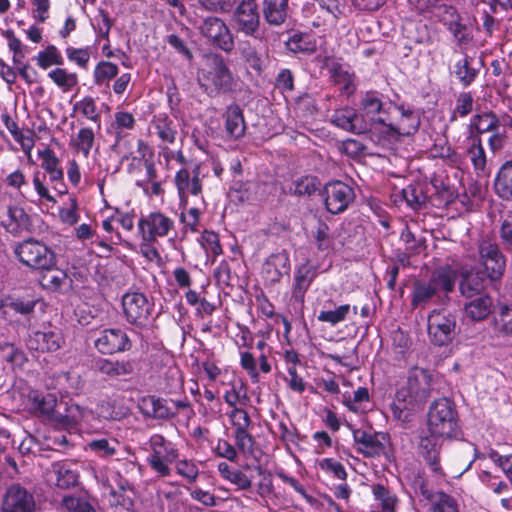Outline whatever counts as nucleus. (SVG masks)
Returning <instances> with one entry per match:
<instances>
[{
    "mask_svg": "<svg viewBox=\"0 0 512 512\" xmlns=\"http://www.w3.org/2000/svg\"><path fill=\"white\" fill-rule=\"evenodd\" d=\"M118 74V66L112 62L101 61L94 70V82L96 85L106 84Z\"/></svg>",
    "mask_w": 512,
    "mask_h": 512,
    "instance_id": "nucleus-44",
    "label": "nucleus"
},
{
    "mask_svg": "<svg viewBox=\"0 0 512 512\" xmlns=\"http://www.w3.org/2000/svg\"><path fill=\"white\" fill-rule=\"evenodd\" d=\"M264 20L271 26L282 25L288 15V0H263Z\"/></svg>",
    "mask_w": 512,
    "mask_h": 512,
    "instance_id": "nucleus-31",
    "label": "nucleus"
},
{
    "mask_svg": "<svg viewBox=\"0 0 512 512\" xmlns=\"http://www.w3.org/2000/svg\"><path fill=\"white\" fill-rule=\"evenodd\" d=\"M427 322L428 335L432 344L442 347L454 340L457 328L455 313L435 309L429 314Z\"/></svg>",
    "mask_w": 512,
    "mask_h": 512,
    "instance_id": "nucleus-5",
    "label": "nucleus"
},
{
    "mask_svg": "<svg viewBox=\"0 0 512 512\" xmlns=\"http://www.w3.org/2000/svg\"><path fill=\"white\" fill-rule=\"evenodd\" d=\"M359 108L375 124L379 117H388L389 107H386L377 91H367L361 96Z\"/></svg>",
    "mask_w": 512,
    "mask_h": 512,
    "instance_id": "nucleus-27",
    "label": "nucleus"
},
{
    "mask_svg": "<svg viewBox=\"0 0 512 512\" xmlns=\"http://www.w3.org/2000/svg\"><path fill=\"white\" fill-rule=\"evenodd\" d=\"M138 409L145 418L154 420H171L176 417V411L169 406V400L155 395L143 396L139 399Z\"/></svg>",
    "mask_w": 512,
    "mask_h": 512,
    "instance_id": "nucleus-16",
    "label": "nucleus"
},
{
    "mask_svg": "<svg viewBox=\"0 0 512 512\" xmlns=\"http://www.w3.org/2000/svg\"><path fill=\"white\" fill-rule=\"evenodd\" d=\"M491 283L490 279L482 273V270L473 268L461 273V280L459 283L460 293L465 298L486 295L485 289L487 284Z\"/></svg>",
    "mask_w": 512,
    "mask_h": 512,
    "instance_id": "nucleus-17",
    "label": "nucleus"
},
{
    "mask_svg": "<svg viewBox=\"0 0 512 512\" xmlns=\"http://www.w3.org/2000/svg\"><path fill=\"white\" fill-rule=\"evenodd\" d=\"M458 420L456 406L449 398H439L429 407L427 432L422 431L419 435L418 452L435 474L444 475L440 464V439L458 438L461 434Z\"/></svg>",
    "mask_w": 512,
    "mask_h": 512,
    "instance_id": "nucleus-1",
    "label": "nucleus"
},
{
    "mask_svg": "<svg viewBox=\"0 0 512 512\" xmlns=\"http://www.w3.org/2000/svg\"><path fill=\"white\" fill-rule=\"evenodd\" d=\"M315 277L316 268L312 265H309L308 262L298 267L295 272L294 283L292 287V297L296 302L301 304L304 303L305 294Z\"/></svg>",
    "mask_w": 512,
    "mask_h": 512,
    "instance_id": "nucleus-24",
    "label": "nucleus"
},
{
    "mask_svg": "<svg viewBox=\"0 0 512 512\" xmlns=\"http://www.w3.org/2000/svg\"><path fill=\"white\" fill-rule=\"evenodd\" d=\"M473 96L470 92H461L456 99V106L451 116V121L456 120V115L465 117L473 111Z\"/></svg>",
    "mask_w": 512,
    "mask_h": 512,
    "instance_id": "nucleus-53",
    "label": "nucleus"
},
{
    "mask_svg": "<svg viewBox=\"0 0 512 512\" xmlns=\"http://www.w3.org/2000/svg\"><path fill=\"white\" fill-rule=\"evenodd\" d=\"M38 156L42 160L41 167L49 174L50 182L63 179V170L59 166L60 160L56 157L53 150L46 148L39 151Z\"/></svg>",
    "mask_w": 512,
    "mask_h": 512,
    "instance_id": "nucleus-35",
    "label": "nucleus"
},
{
    "mask_svg": "<svg viewBox=\"0 0 512 512\" xmlns=\"http://www.w3.org/2000/svg\"><path fill=\"white\" fill-rule=\"evenodd\" d=\"M7 213L11 223L5 226V229L10 234L17 235L22 229H27L31 225V218L23 208L9 206Z\"/></svg>",
    "mask_w": 512,
    "mask_h": 512,
    "instance_id": "nucleus-36",
    "label": "nucleus"
},
{
    "mask_svg": "<svg viewBox=\"0 0 512 512\" xmlns=\"http://www.w3.org/2000/svg\"><path fill=\"white\" fill-rule=\"evenodd\" d=\"M499 238L502 249L512 256V216H507L501 221Z\"/></svg>",
    "mask_w": 512,
    "mask_h": 512,
    "instance_id": "nucleus-56",
    "label": "nucleus"
},
{
    "mask_svg": "<svg viewBox=\"0 0 512 512\" xmlns=\"http://www.w3.org/2000/svg\"><path fill=\"white\" fill-rule=\"evenodd\" d=\"M400 111V118L396 121H390L389 117H379L376 121L382 125L385 130L382 132L386 137L399 139L401 136L414 135L421 124L420 114L404 105H394Z\"/></svg>",
    "mask_w": 512,
    "mask_h": 512,
    "instance_id": "nucleus-7",
    "label": "nucleus"
},
{
    "mask_svg": "<svg viewBox=\"0 0 512 512\" xmlns=\"http://www.w3.org/2000/svg\"><path fill=\"white\" fill-rule=\"evenodd\" d=\"M237 415H242L243 422L233 421V425L236 427V445L241 451H245L247 449L251 450L254 445V438L247 431V429L251 425V419L248 413L241 408H235L230 413L231 418H235Z\"/></svg>",
    "mask_w": 512,
    "mask_h": 512,
    "instance_id": "nucleus-28",
    "label": "nucleus"
},
{
    "mask_svg": "<svg viewBox=\"0 0 512 512\" xmlns=\"http://www.w3.org/2000/svg\"><path fill=\"white\" fill-rule=\"evenodd\" d=\"M431 184L435 190L434 199L438 201L437 206H446L453 203L456 199V194L454 189L444 180L433 177L431 179Z\"/></svg>",
    "mask_w": 512,
    "mask_h": 512,
    "instance_id": "nucleus-42",
    "label": "nucleus"
},
{
    "mask_svg": "<svg viewBox=\"0 0 512 512\" xmlns=\"http://www.w3.org/2000/svg\"><path fill=\"white\" fill-rule=\"evenodd\" d=\"M464 313L472 321L480 322L492 312L493 300L489 294L466 298Z\"/></svg>",
    "mask_w": 512,
    "mask_h": 512,
    "instance_id": "nucleus-25",
    "label": "nucleus"
},
{
    "mask_svg": "<svg viewBox=\"0 0 512 512\" xmlns=\"http://www.w3.org/2000/svg\"><path fill=\"white\" fill-rule=\"evenodd\" d=\"M262 273L271 284L280 282L283 275H289L290 260L287 251L271 254L263 264Z\"/></svg>",
    "mask_w": 512,
    "mask_h": 512,
    "instance_id": "nucleus-19",
    "label": "nucleus"
},
{
    "mask_svg": "<svg viewBox=\"0 0 512 512\" xmlns=\"http://www.w3.org/2000/svg\"><path fill=\"white\" fill-rule=\"evenodd\" d=\"M401 196L413 210L422 209L429 198L425 191V185L420 183L410 184L403 188Z\"/></svg>",
    "mask_w": 512,
    "mask_h": 512,
    "instance_id": "nucleus-34",
    "label": "nucleus"
},
{
    "mask_svg": "<svg viewBox=\"0 0 512 512\" xmlns=\"http://www.w3.org/2000/svg\"><path fill=\"white\" fill-rule=\"evenodd\" d=\"M48 77L63 91H69L77 85L78 76L76 73H68L63 68H56L48 73Z\"/></svg>",
    "mask_w": 512,
    "mask_h": 512,
    "instance_id": "nucleus-45",
    "label": "nucleus"
},
{
    "mask_svg": "<svg viewBox=\"0 0 512 512\" xmlns=\"http://www.w3.org/2000/svg\"><path fill=\"white\" fill-rule=\"evenodd\" d=\"M197 82L209 97H218L236 91L237 81L224 57L217 53L204 55V63L197 72Z\"/></svg>",
    "mask_w": 512,
    "mask_h": 512,
    "instance_id": "nucleus-2",
    "label": "nucleus"
},
{
    "mask_svg": "<svg viewBox=\"0 0 512 512\" xmlns=\"http://www.w3.org/2000/svg\"><path fill=\"white\" fill-rule=\"evenodd\" d=\"M256 470L258 475L262 476L261 481L257 485V493L261 497H265L266 495L273 492L272 474L271 472L263 469L261 466H257Z\"/></svg>",
    "mask_w": 512,
    "mask_h": 512,
    "instance_id": "nucleus-62",
    "label": "nucleus"
},
{
    "mask_svg": "<svg viewBox=\"0 0 512 512\" xmlns=\"http://www.w3.org/2000/svg\"><path fill=\"white\" fill-rule=\"evenodd\" d=\"M35 505L32 493L20 484H12L3 496L2 512H34Z\"/></svg>",
    "mask_w": 512,
    "mask_h": 512,
    "instance_id": "nucleus-13",
    "label": "nucleus"
},
{
    "mask_svg": "<svg viewBox=\"0 0 512 512\" xmlns=\"http://www.w3.org/2000/svg\"><path fill=\"white\" fill-rule=\"evenodd\" d=\"M200 165H195L190 173L187 169H181L176 173L175 184L181 201L186 202L187 194L199 195L202 191L200 180Z\"/></svg>",
    "mask_w": 512,
    "mask_h": 512,
    "instance_id": "nucleus-20",
    "label": "nucleus"
},
{
    "mask_svg": "<svg viewBox=\"0 0 512 512\" xmlns=\"http://www.w3.org/2000/svg\"><path fill=\"white\" fill-rule=\"evenodd\" d=\"M385 439V434L374 433L371 438L358 447V451L365 457H378L385 452V445L383 442Z\"/></svg>",
    "mask_w": 512,
    "mask_h": 512,
    "instance_id": "nucleus-43",
    "label": "nucleus"
},
{
    "mask_svg": "<svg viewBox=\"0 0 512 512\" xmlns=\"http://www.w3.org/2000/svg\"><path fill=\"white\" fill-rule=\"evenodd\" d=\"M238 51L246 70H252L256 76H261L267 66V57L250 41H241Z\"/></svg>",
    "mask_w": 512,
    "mask_h": 512,
    "instance_id": "nucleus-21",
    "label": "nucleus"
},
{
    "mask_svg": "<svg viewBox=\"0 0 512 512\" xmlns=\"http://www.w3.org/2000/svg\"><path fill=\"white\" fill-rule=\"evenodd\" d=\"M110 504L114 512H133V500L123 493H117L114 490L111 491Z\"/></svg>",
    "mask_w": 512,
    "mask_h": 512,
    "instance_id": "nucleus-59",
    "label": "nucleus"
},
{
    "mask_svg": "<svg viewBox=\"0 0 512 512\" xmlns=\"http://www.w3.org/2000/svg\"><path fill=\"white\" fill-rule=\"evenodd\" d=\"M14 253L22 264L35 270H51L56 266L54 251L34 238L19 243Z\"/></svg>",
    "mask_w": 512,
    "mask_h": 512,
    "instance_id": "nucleus-4",
    "label": "nucleus"
},
{
    "mask_svg": "<svg viewBox=\"0 0 512 512\" xmlns=\"http://www.w3.org/2000/svg\"><path fill=\"white\" fill-rule=\"evenodd\" d=\"M500 125V119L492 111L475 114L470 121L469 129L471 135L474 132L479 135L485 132H494Z\"/></svg>",
    "mask_w": 512,
    "mask_h": 512,
    "instance_id": "nucleus-33",
    "label": "nucleus"
},
{
    "mask_svg": "<svg viewBox=\"0 0 512 512\" xmlns=\"http://www.w3.org/2000/svg\"><path fill=\"white\" fill-rule=\"evenodd\" d=\"M4 351V359L12 366L22 367L27 361L25 353L14 344H5Z\"/></svg>",
    "mask_w": 512,
    "mask_h": 512,
    "instance_id": "nucleus-61",
    "label": "nucleus"
},
{
    "mask_svg": "<svg viewBox=\"0 0 512 512\" xmlns=\"http://www.w3.org/2000/svg\"><path fill=\"white\" fill-rule=\"evenodd\" d=\"M95 141L94 132L90 128H81L75 140V147L88 157Z\"/></svg>",
    "mask_w": 512,
    "mask_h": 512,
    "instance_id": "nucleus-54",
    "label": "nucleus"
},
{
    "mask_svg": "<svg viewBox=\"0 0 512 512\" xmlns=\"http://www.w3.org/2000/svg\"><path fill=\"white\" fill-rule=\"evenodd\" d=\"M320 186L321 182L316 176L306 175L295 179L289 187V192L296 196H311Z\"/></svg>",
    "mask_w": 512,
    "mask_h": 512,
    "instance_id": "nucleus-37",
    "label": "nucleus"
},
{
    "mask_svg": "<svg viewBox=\"0 0 512 512\" xmlns=\"http://www.w3.org/2000/svg\"><path fill=\"white\" fill-rule=\"evenodd\" d=\"M115 379H127L136 372L137 362L134 359L113 360Z\"/></svg>",
    "mask_w": 512,
    "mask_h": 512,
    "instance_id": "nucleus-58",
    "label": "nucleus"
},
{
    "mask_svg": "<svg viewBox=\"0 0 512 512\" xmlns=\"http://www.w3.org/2000/svg\"><path fill=\"white\" fill-rule=\"evenodd\" d=\"M432 382L433 375L429 370L413 367L408 372L406 385L397 392L396 398L405 402L404 407L420 408L431 397Z\"/></svg>",
    "mask_w": 512,
    "mask_h": 512,
    "instance_id": "nucleus-3",
    "label": "nucleus"
},
{
    "mask_svg": "<svg viewBox=\"0 0 512 512\" xmlns=\"http://www.w3.org/2000/svg\"><path fill=\"white\" fill-rule=\"evenodd\" d=\"M329 226L322 221H319L315 234L317 248L321 251L328 250L331 247L332 239L329 236Z\"/></svg>",
    "mask_w": 512,
    "mask_h": 512,
    "instance_id": "nucleus-63",
    "label": "nucleus"
},
{
    "mask_svg": "<svg viewBox=\"0 0 512 512\" xmlns=\"http://www.w3.org/2000/svg\"><path fill=\"white\" fill-rule=\"evenodd\" d=\"M319 466L322 470L332 473L337 479L346 480L347 478L344 466L331 458L323 459L320 461Z\"/></svg>",
    "mask_w": 512,
    "mask_h": 512,
    "instance_id": "nucleus-64",
    "label": "nucleus"
},
{
    "mask_svg": "<svg viewBox=\"0 0 512 512\" xmlns=\"http://www.w3.org/2000/svg\"><path fill=\"white\" fill-rule=\"evenodd\" d=\"M37 304V299L31 295L18 296L13 295L9 296L5 300V306L15 313H19L24 316H29L34 312L35 306Z\"/></svg>",
    "mask_w": 512,
    "mask_h": 512,
    "instance_id": "nucleus-39",
    "label": "nucleus"
},
{
    "mask_svg": "<svg viewBox=\"0 0 512 512\" xmlns=\"http://www.w3.org/2000/svg\"><path fill=\"white\" fill-rule=\"evenodd\" d=\"M29 400L33 410L51 422L59 403L57 397L52 393L42 394L32 391L29 394Z\"/></svg>",
    "mask_w": 512,
    "mask_h": 512,
    "instance_id": "nucleus-30",
    "label": "nucleus"
},
{
    "mask_svg": "<svg viewBox=\"0 0 512 512\" xmlns=\"http://www.w3.org/2000/svg\"><path fill=\"white\" fill-rule=\"evenodd\" d=\"M437 495L438 499L432 505V512H459L453 497L444 492H438Z\"/></svg>",
    "mask_w": 512,
    "mask_h": 512,
    "instance_id": "nucleus-60",
    "label": "nucleus"
},
{
    "mask_svg": "<svg viewBox=\"0 0 512 512\" xmlns=\"http://www.w3.org/2000/svg\"><path fill=\"white\" fill-rule=\"evenodd\" d=\"M479 264L482 273L491 283L499 281L506 269V256L499 245L490 239H483L478 245Z\"/></svg>",
    "mask_w": 512,
    "mask_h": 512,
    "instance_id": "nucleus-6",
    "label": "nucleus"
},
{
    "mask_svg": "<svg viewBox=\"0 0 512 512\" xmlns=\"http://www.w3.org/2000/svg\"><path fill=\"white\" fill-rule=\"evenodd\" d=\"M468 154L470 156L473 167L477 173L484 172L486 168V154L485 150L481 144V139L476 137L474 139L473 144L468 149Z\"/></svg>",
    "mask_w": 512,
    "mask_h": 512,
    "instance_id": "nucleus-50",
    "label": "nucleus"
},
{
    "mask_svg": "<svg viewBox=\"0 0 512 512\" xmlns=\"http://www.w3.org/2000/svg\"><path fill=\"white\" fill-rule=\"evenodd\" d=\"M65 343L62 333L58 330H43L33 332L27 345L31 350L40 352H55Z\"/></svg>",
    "mask_w": 512,
    "mask_h": 512,
    "instance_id": "nucleus-18",
    "label": "nucleus"
},
{
    "mask_svg": "<svg viewBox=\"0 0 512 512\" xmlns=\"http://www.w3.org/2000/svg\"><path fill=\"white\" fill-rule=\"evenodd\" d=\"M122 307L130 324L144 327L151 319L154 303L143 293L127 292L122 297Z\"/></svg>",
    "mask_w": 512,
    "mask_h": 512,
    "instance_id": "nucleus-9",
    "label": "nucleus"
},
{
    "mask_svg": "<svg viewBox=\"0 0 512 512\" xmlns=\"http://www.w3.org/2000/svg\"><path fill=\"white\" fill-rule=\"evenodd\" d=\"M89 411L78 404L60 401L51 423L65 430H76Z\"/></svg>",
    "mask_w": 512,
    "mask_h": 512,
    "instance_id": "nucleus-14",
    "label": "nucleus"
},
{
    "mask_svg": "<svg viewBox=\"0 0 512 512\" xmlns=\"http://www.w3.org/2000/svg\"><path fill=\"white\" fill-rule=\"evenodd\" d=\"M174 227V222L160 212L150 213L142 217L138 223L139 232L143 240L156 241L157 237L167 236Z\"/></svg>",
    "mask_w": 512,
    "mask_h": 512,
    "instance_id": "nucleus-15",
    "label": "nucleus"
},
{
    "mask_svg": "<svg viewBox=\"0 0 512 512\" xmlns=\"http://www.w3.org/2000/svg\"><path fill=\"white\" fill-rule=\"evenodd\" d=\"M94 347L102 355H113L129 351L132 342L127 333L120 328L102 330L94 340Z\"/></svg>",
    "mask_w": 512,
    "mask_h": 512,
    "instance_id": "nucleus-12",
    "label": "nucleus"
},
{
    "mask_svg": "<svg viewBox=\"0 0 512 512\" xmlns=\"http://www.w3.org/2000/svg\"><path fill=\"white\" fill-rule=\"evenodd\" d=\"M287 50L294 54L311 55L316 52L317 44L312 35L296 32L285 42Z\"/></svg>",
    "mask_w": 512,
    "mask_h": 512,
    "instance_id": "nucleus-32",
    "label": "nucleus"
},
{
    "mask_svg": "<svg viewBox=\"0 0 512 512\" xmlns=\"http://www.w3.org/2000/svg\"><path fill=\"white\" fill-rule=\"evenodd\" d=\"M435 295V288L429 282L417 280L413 284L411 305L414 308L424 306Z\"/></svg>",
    "mask_w": 512,
    "mask_h": 512,
    "instance_id": "nucleus-41",
    "label": "nucleus"
},
{
    "mask_svg": "<svg viewBox=\"0 0 512 512\" xmlns=\"http://www.w3.org/2000/svg\"><path fill=\"white\" fill-rule=\"evenodd\" d=\"M52 472L56 476L55 485L61 489H69L78 484V475L65 463L55 462L52 464Z\"/></svg>",
    "mask_w": 512,
    "mask_h": 512,
    "instance_id": "nucleus-38",
    "label": "nucleus"
},
{
    "mask_svg": "<svg viewBox=\"0 0 512 512\" xmlns=\"http://www.w3.org/2000/svg\"><path fill=\"white\" fill-rule=\"evenodd\" d=\"M325 66L328 68L330 77L337 84H343L345 89H348L352 83L351 75L344 67L333 61L331 58L326 57L324 60Z\"/></svg>",
    "mask_w": 512,
    "mask_h": 512,
    "instance_id": "nucleus-46",
    "label": "nucleus"
},
{
    "mask_svg": "<svg viewBox=\"0 0 512 512\" xmlns=\"http://www.w3.org/2000/svg\"><path fill=\"white\" fill-rule=\"evenodd\" d=\"M322 196L325 207L331 214L344 212L355 199L353 188L339 180L327 183L323 188Z\"/></svg>",
    "mask_w": 512,
    "mask_h": 512,
    "instance_id": "nucleus-10",
    "label": "nucleus"
},
{
    "mask_svg": "<svg viewBox=\"0 0 512 512\" xmlns=\"http://www.w3.org/2000/svg\"><path fill=\"white\" fill-rule=\"evenodd\" d=\"M435 288V293L439 291L452 292L455 286V273L450 269H439L432 273L429 281Z\"/></svg>",
    "mask_w": 512,
    "mask_h": 512,
    "instance_id": "nucleus-40",
    "label": "nucleus"
},
{
    "mask_svg": "<svg viewBox=\"0 0 512 512\" xmlns=\"http://www.w3.org/2000/svg\"><path fill=\"white\" fill-rule=\"evenodd\" d=\"M351 307L349 304H344L336 308L335 310L321 311L318 315V320L321 322H327L331 325H336L344 321L349 314Z\"/></svg>",
    "mask_w": 512,
    "mask_h": 512,
    "instance_id": "nucleus-52",
    "label": "nucleus"
},
{
    "mask_svg": "<svg viewBox=\"0 0 512 512\" xmlns=\"http://www.w3.org/2000/svg\"><path fill=\"white\" fill-rule=\"evenodd\" d=\"M225 119V131L227 135L234 140L241 139L245 135L246 123L243 110L236 104H230L226 107L223 114Z\"/></svg>",
    "mask_w": 512,
    "mask_h": 512,
    "instance_id": "nucleus-23",
    "label": "nucleus"
},
{
    "mask_svg": "<svg viewBox=\"0 0 512 512\" xmlns=\"http://www.w3.org/2000/svg\"><path fill=\"white\" fill-rule=\"evenodd\" d=\"M200 34L208 38L214 46L226 53L234 49V39L231 31L223 20L218 17L203 19L198 27Z\"/></svg>",
    "mask_w": 512,
    "mask_h": 512,
    "instance_id": "nucleus-11",
    "label": "nucleus"
},
{
    "mask_svg": "<svg viewBox=\"0 0 512 512\" xmlns=\"http://www.w3.org/2000/svg\"><path fill=\"white\" fill-rule=\"evenodd\" d=\"M496 196L505 202H512V160L505 161L498 169L493 182Z\"/></svg>",
    "mask_w": 512,
    "mask_h": 512,
    "instance_id": "nucleus-26",
    "label": "nucleus"
},
{
    "mask_svg": "<svg viewBox=\"0 0 512 512\" xmlns=\"http://www.w3.org/2000/svg\"><path fill=\"white\" fill-rule=\"evenodd\" d=\"M443 9L451 18L449 20V25L447 26L448 30L454 35L458 43L466 42L467 38L464 34L466 26L460 22L461 17L458 14L457 9L455 7H444Z\"/></svg>",
    "mask_w": 512,
    "mask_h": 512,
    "instance_id": "nucleus-47",
    "label": "nucleus"
},
{
    "mask_svg": "<svg viewBox=\"0 0 512 512\" xmlns=\"http://www.w3.org/2000/svg\"><path fill=\"white\" fill-rule=\"evenodd\" d=\"M37 64L42 69H47L51 65H62L64 59L54 45H49L45 50L40 51L36 57Z\"/></svg>",
    "mask_w": 512,
    "mask_h": 512,
    "instance_id": "nucleus-48",
    "label": "nucleus"
},
{
    "mask_svg": "<svg viewBox=\"0 0 512 512\" xmlns=\"http://www.w3.org/2000/svg\"><path fill=\"white\" fill-rule=\"evenodd\" d=\"M373 494L381 502L383 512H396L397 498L382 484L373 487Z\"/></svg>",
    "mask_w": 512,
    "mask_h": 512,
    "instance_id": "nucleus-51",
    "label": "nucleus"
},
{
    "mask_svg": "<svg viewBox=\"0 0 512 512\" xmlns=\"http://www.w3.org/2000/svg\"><path fill=\"white\" fill-rule=\"evenodd\" d=\"M480 68L475 66L473 57L465 54L453 66L452 74L463 88L469 87L478 77Z\"/></svg>",
    "mask_w": 512,
    "mask_h": 512,
    "instance_id": "nucleus-29",
    "label": "nucleus"
},
{
    "mask_svg": "<svg viewBox=\"0 0 512 512\" xmlns=\"http://www.w3.org/2000/svg\"><path fill=\"white\" fill-rule=\"evenodd\" d=\"M74 110H80L81 113L93 122L100 121V114L97 112L95 100L92 97H85L81 101L75 103Z\"/></svg>",
    "mask_w": 512,
    "mask_h": 512,
    "instance_id": "nucleus-57",
    "label": "nucleus"
},
{
    "mask_svg": "<svg viewBox=\"0 0 512 512\" xmlns=\"http://www.w3.org/2000/svg\"><path fill=\"white\" fill-rule=\"evenodd\" d=\"M332 122L346 131L353 133H364L367 131V124L363 116L358 114L357 111L350 107L336 110Z\"/></svg>",
    "mask_w": 512,
    "mask_h": 512,
    "instance_id": "nucleus-22",
    "label": "nucleus"
},
{
    "mask_svg": "<svg viewBox=\"0 0 512 512\" xmlns=\"http://www.w3.org/2000/svg\"><path fill=\"white\" fill-rule=\"evenodd\" d=\"M495 329L503 335H512V306L503 305L494 318Z\"/></svg>",
    "mask_w": 512,
    "mask_h": 512,
    "instance_id": "nucleus-49",
    "label": "nucleus"
},
{
    "mask_svg": "<svg viewBox=\"0 0 512 512\" xmlns=\"http://www.w3.org/2000/svg\"><path fill=\"white\" fill-rule=\"evenodd\" d=\"M231 25L235 32L257 38L261 21L256 0H242L233 11Z\"/></svg>",
    "mask_w": 512,
    "mask_h": 512,
    "instance_id": "nucleus-8",
    "label": "nucleus"
},
{
    "mask_svg": "<svg viewBox=\"0 0 512 512\" xmlns=\"http://www.w3.org/2000/svg\"><path fill=\"white\" fill-rule=\"evenodd\" d=\"M200 242L207 253H212L213 259L221 255L223 252L219 241V236L213 231L205 230L201 235Z\"/></svg>",
    "mask_w": 512,
    "mask_h": 512,
    "instance_id": "nucleus-55",
    "label": "nucleus"
}]
</instances>
